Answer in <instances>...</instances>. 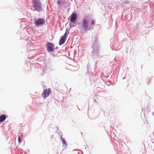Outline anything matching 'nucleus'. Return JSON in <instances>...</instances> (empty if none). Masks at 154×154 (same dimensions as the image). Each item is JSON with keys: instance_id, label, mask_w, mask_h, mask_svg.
<instances>
[{"instance_id": "f257e3e1", "label": "nucleus", "mask_w": 154, "mask_h": 154, "mask_svg": "<svg viewBox=\"0 0 154 154\" xmlns=\"http://www.w3.org/2000/svg\"><path fill=\"white\" fill-rule=\"evenodd\" d=\"M98 39L97 35L94 36L92 38L91 45L92 51L91 56L93 59L96 61H97L98 57L100 54V45L98 43Z\"/></svg>"}, {"instance_id": "f03ea898", "label": "nucleus", "mask_w": 154, "mask_h": 154, "mask_svg": "<svg viewBox=\"0 0 154 154\" xmlns=\"http://www.w3.org/2000/svg\"><path fill=\"white\" fill-rule=\"evenodd\" d=\"M82 21V28L85 32L90 30L91 26L94 25L96 23L95 20L93 19L90 15L87 14L84 15Z\"/></svg>"}, {"instance_id": "7ed1b4c3", "label": "nucleus", "mask_w": 154, "mask_h": 154, "mask_svg": "<svg viewBox=\"0 0 154 154\" xmlns=\"http://www.w3.org/2000/svg\"><path fill=\"white\" fill-rule=\"evenodd\" d=\"M55 45L52 43L48 42L46 45V50L48 53H50L52 56L55 57L57 56V54L54 51Z\"/></svg>"}, {"instance_id": "20e7f679", "label": "nucleus", "mask_w": 154, "mask_h": 154, "mask_svg": "<svg viewBox=\"0 0 154 154\" xmlns=\"http://www.w3.org/2000/svg\"><path fill=\"white\" fill-rule=\"evenodd\" d=\"M32 7L34 10L37 12H42L43 11L41 2L39 0H32Z\"/></svg>"}, {"instance_id": "39448f33", "label": "nucleus", "mask_w": 154, "mask_h": 154, "mask_svg": "<svg viewBox=\"0 0 154 154\" xmlns=\"http://www.w3.org/2000/svg\"><path fill=\"white\" fill-rule=\"evenodd\" d=\"M51 92V91L50 88L45 89L42 93V96L44 99H45L49 96Z\"/></svg>"}, {"instance_id": "423d86ee", "label": "nucleus", "mask_w": 154, "mask_h": 154, "mask_svg": "<svg viewBox=\"0 0 154 154\" xmlns=\"http://www.w3.org/2000/svg\"><path fill=\"white\" fill-rule=\"evenodd\" d=\"M45 22V20L44 19L39 18L35 21L34 24L35 25L38 26L44 23Z\"/></svg>"}, {"instance_id": "0eeeda50", "label": "nucleus", "mask_w": 154, "mask_h": 154, "mask_svg": "<svg viewBox=\"0 0 154 154\" xmlns=\"http://www.w3.org/2000/svg\"><path fill=\"white\" fill-rule=\"evenodd\" d=\"M78 15L75 13H72L70 16V23L76 21L78 18Z\"/></svg>"}, {"instance_id": "6e6552de", "label": "nucleus", "mask_w": 154, "mask_h": 154, "mask_svg": "<svg viewBox=\"0 0 154 154\" xmlns=\"http://www.w3.org/2000/svg\"><path fill=\"white\" fill-rule=\"evenodd\" d=\"M57 2L58 5H61L62 7H64L67 3V2L66 0H58Z\"/></svg>"}, {"instance_id": "1a4fd4ad", "label": "nucleus", "mask_w": 154, "mask_h": 154, "mask_svg": "<svg viewBox=\"0 0 154 154\" xmlns=\"http://www.w3.org/2000/svg\"><path fill=\"white\" fill-rule=\"evenodd\" d=\"M91 66L90 64L88 63L87 65V72L86 74H90V72H91V73L93 72V69H92Z\"/></svg>"}, {"instance_id": "9d476101", "label": "nucleus", "mask_w": 154, "mask_h": 154, "mask_svg": "<svg viewBox=\"0 0 154 154\" xmlns=\"http://www.w3.org/2000/svg\"><path fill=\"white\" fill-rule=\"evenodd\" d=\"M66 38L63 37V36H61L59 41V45H62L66 41Z\"/></svg>"}, {"instance_id": "9b49d317", "label": "nucleus", "mask_w": 154, "mask_h": 154, "mask_svg": "<svg viewBox=\"0 0 154 154\" xmlns=\"http://www.w3.org/2000/svg\"><path fill=\"white\" fill-rule=\"evenodd\" d=\"M70 28L69 29L67 28L66 29V32L63 35V37H65L67 38V37L69 33V31L71 29V27L72 26V27H74V26H72V25H71L70 24Z\"/></svg>"}, {"instance_id": "f8f14e48", "label": "nucleus", "mask_w": 154, "mask_h": 154, "mask_svg": "<svg viewBox=\"0 0 154 154\" xmlns=\"http://www.w3.org/2000/svg\"><path fill=\"white\" fill-rule=\"evenodd\" d=\"M60 141H62L63 146L66 148V146H68V144L64 138L61 137Z\"/></svg>"}, {"instance_id": "ddd939ff", "label": "nucleus", "mask_w": 154, "mask_h": 154, "mask_svg": "<svg viewBox=\"0 0 154 154\" xmlns=\"http://www.w3.org/2000/svg\"><path fill=\"white\" fill-rule=\"evenodd\" d=\"M7 118L5 114H3L0 116V123H1L4 121Z\"/></svg>"}, {"instance_id": "4468645a", "label": "nucleus", "mask_w": 154, "mask_h": 154, "mask_svg": "<svg viewBox=\"0 0 154 154\" xmlns=\"http://www.w3.org/2000/svg\"><path fill=\"white\" fill-rule=\"evenodd\" d=\"M90 84H92L94 82L96 81L95 77L92 76L90 77Z\"/></svg>"}, {"instance_id": "2eb2a0df", "label": "nucleus", "mask_w": 154, "mask_h": 154, "mask_svg": "<svg viewBox=\"0 0 154 154\" xmlns=\"http://www.w3.org/2000/svg\"><path fill=\"white\" fill-rule=\"evenodd\" d=\"M57 134L59 135V137L60 138V139H61V137H62L63 136L62 132H57Z\"/></svg>"}, {"instance_id": "dca6fc26", "label": "nucleus", "mask_w": 154, "mask_h": 154, "mask_svg": "<svg viewBox=\"0 0 154 154\" xmlns=\"http://www.w3.org/2000/svg\"><path fill=\"white\" fill-rule=\"evenodd\" d=\"M111 82H112L109 80V81H107V82H106L105 83L106 85L108 86H109L111 84Z\"/></svg>"}, {"instance_id": "f3484780", "label": "nucleus", "mask_w": 154, "mask_h": 154, "mask_svg": "<svg viewBox=\"0 0 154 154\" xmlns=\"http://www.w3.org/2000/svg\"><path fill=\"white\" fill-rule=\"evenodd\" d=\"M101 110L102 111H103V112H104V115L105 116H109V113L108 112H104V111L102 109H101Z\"/></svg>"}, {"instance_id": "a211bd4d", "label": "nucleus", "mask_w": 154, "mask_h": 154, "mask_svg": "<svg viewBox=\"0 0 154 154\" xmlns=\"http://www.w3.org/2000/svg\"><path fill=\"white\" fill-rule=\"evenodd\" d=\"M48 128V129H50L51 128H54V126L52 124H50L49 125Z\"/></svg>"}, {"instance_id": "6ab92c4d", "label": "nucleus", "mask_w": 154, "mask_h": 154, "mask_svg": "<svg viewBox=\"0 0 154 154\" xmlns=\"http://www.w3.org/2000/svg\"><path fill=\"white\" fill-rule=\"evenodd\" d=\"M18 141L19 143H20L21 142V137L20 136H19L18 137Z\"/></svg>"}, {"instance_id": "aec40b11", "label": "nucleus", "mask_w": 154, "mask_h": 154, "mask_svg": "<svg viewBox=\"0 0 154 154\" xmlns=\"http://www.w3.org/2000/svg\"><path fill=\"white\" fill-rule=\"evenodd\" d=\"M138 28L137 27H135L134 29V32H136V31H137V32H139V31H138Z\"/></svg>"}, {"instance_id": "412c9836", "label": "nucleus", "mask_w": 154, "mask_h": 154, "mask_svg": "<svg viewBox=\"0 0 154 154\" xmlns=\"http://www.w3.org/2000/svg\"><path fill=\"white\" fill-rule=\"evenodd\" d=\"M108 77H105V82L106 83L107 81H109V80L108 79Z\"/></svg>"}, {"instance_id": "4be33fe9", "label": "nucleus", "mask_w": 154, "mask_h": 154, "mask_svg": "<svg viewBox=\"0 0 154 154\" xmlns=\"http://www.w3.org/2000/svg\"><path fill=\"white\" fill-rule=\"evenodd\" d=\"M70 2H69V3H67V7H69L70 6Z\"/></svg>"}, {"instance_id": "5701e85b", "label": "nucleus", "mask_w": 154, "mask_h": 154, "mask_svg": "<svg viewBox=\"0 0 154 154\" xmlns=\"http://www.w3.org/2000/svg\"><path fill=\"white\" fill-rule=\"evenodd\" d=\"M58 48V47H56V48L54 47V51H55V50L57 49Z\"/></svg>"}, {"instance_id": "b1692460", "label": "nucleus", "mask_w": 154, "mask_h": 154, "mask_svg": "<svg viewBox=\"0 0 154 154\" xmlns=\"http://www.w3.org/2000/svg\"><path fill=\"white\" fill-rule=\"evenodd\" d=\"M151 80L150 79H149V83H150L151 82Z\"/></svg>"}, {"instance_id": "393cba45", "label": "nucleus", "mask_w": 154, "mask_h": 154, "mask_svg": "<svg viewBox=\"0 0 154 154\" xmlns=\"http://www.w3.org/2000/svg\"><path fill=\"white\" fill-rule=\"evenodd\" d=\"M152 114L154 116V112L152 113Z\"/></svg>"}, {"instance_id": "a878e982", "label": "nucleus", "mask_w": 154, "mask_h": 154, "mask_svg": "<svg viewBox=\"0 0 154 154\" xmlns=\"http://www.w3.org/2000/svg\"><path fill=\"white\" fill-rule=\"evenodd\" d=\"M113 39L112 38H111L110 39V41H113Z\"/></svg>"}, {"instance_id": "bb28decb", "label": "nucleus", "mask_w": 154, "mask_h": 154, "mask_svg": "<svg viewBox=\"0 0 154 154\" xmlns=\"http://www.w3.org/2000/svg\"><path fill=\"white\" fill-rule=\"evenodd\" d=\"M144 3H145V4H146V3H147V4H148V3H149V2H148V3H147V2H145Z\"/></svg>"}, {"instance_id": "cd10ccee", "label": "nucleus", "mask_w": 154, "mask_h": 154, "mask_svg": "<svg viewBox=\"0 0 154 154\" xmlns=\"http://www.w3.org/2000/svg\"><path fill=\"white\" fill-rule=\"evenodd\" d=\"M125 79V78H123V79Z\"/></svg>"}, {"instance_id": "c85d7f7f", "label": "nucleus", "mask_w": 154, "mask_h": 154, "mask_svg": "<svg viewBox=\"0 0 154 154\" xmlns=\"http://www.w3.org/2000/svg\"><path fill=\"white\" fill-rule=\"evenodd\" d=\"M78 109L79 110H80V109L78 108Z\"/></svg>"}, {"instance_id": "c756f323", "label": "nucleus", "mask_w": 154, "mask_h": 154, "mask_svg": "<svg viewBox=\"0 0 154 154\" xmlns=\"http://www.w3.org/2000/svg\"><path fill=\"white\" fill-rule=\"evenodd\" d=\"M105 127L104 126V129H105Z\"/></svg>"}, {"instance_id": "7c9ffc66", "label": "nucleus", "mask_w": 154, "mask_h": 154, "mask_svg": "<svg viewBox=\"0 0 154 154\" xmlns=\"http://www.w3.org/2000/svg\"><path fill=\"white\" fill-rule=\"evenodd\" d=\"M112 50H113V48H112Z\"/></svg>"}, {"instance_id": "2f4dec72", "label": "nucleus", "mask_w": 154, "mask_h": 154, "mask_svg": "<svg viewBox=\"0 0 154 154\" xmlns=\"http://www.w3.org/2000/svg\"><path fill=\"white\" fill-rule=\"evenodd\" d=\"M81 134H82V133Z\"/></svg>"}]
</instances>
